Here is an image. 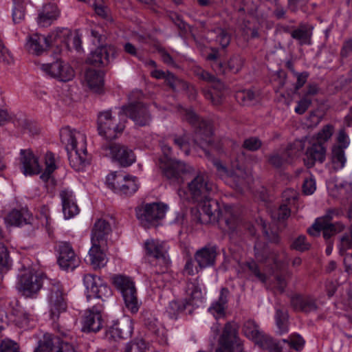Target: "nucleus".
<instances>
[{
  "instance_id": "1",
  "label": "nucleus",
  "mask_w": 352,
  "mask_h": 352,
  "mask_svg": "<svg viewBox=\"0 0 352 352\" xmlns=\"http://www.w3.org/2000/svg\"><path fill=\"white\" fill-rule=\"evenodd\" d=\"M198 203L196 219L201 224L217 222L219 228L226 232L232 233L239 227L241 220L235 208L225 206L220 208L218 202L208 196Z\"/></svg>"
},
{
  "instance_id": "2",
  "label": "nucleus",
  "mask_w": 352,
  "mask_h": 352,
  "mask_svg": "<svg viewBox=\"0 0 352 352\" xmlns=\"http://www.w3.org/2000/svg\"><path fill=\"white\" fill-rule=\"evenodd\" d=\"M60 138L67 152L71 166L78 171L82 170L89 163L85 135L69 126H65L60 131Z\"/></svg>"
},
{
  "instance_id": "3",
  "label": "nucleus",
  "mask_w": 352,
  "mask_h": 352,
  "mask_svg": "<svg viewBox=\"0 0 352 352\" xmlns=\"http://www.w3.org/2000/svg\"><path fill=\"white\" fill-rule=\"evenodd\" d=\"M212 164L216 168L217 175L232 188L242 192L244 188H248L252 182V175L247 172L241 166L237 164H232V169L228 170L221 161L214 159Z\"/></svg>"
},
{
  "instance_id": "4",
  "label": "nucleus",
  "mask_w": 352,
  "mask_h": 352,
  "mask_svg": "<svg viewBox=\"0 0 352 352\" xmlns=\"http://www.w3.org/2000/svg\"><path fill=\"white\" fill-rule=\"evenodd\" d=\"M161 148L163 157L160 159V167L164 175L171 182H182V175L190 172L192 168L182 161L173 159L172 148L167 144L162 142Z\"/></svg>"
},
{
  "instance_id": "5",
  "label": "nucleus",
  "mask_w": 352,
  "mask_h": 352,
  "mask_svg": "<svg viewBox=\"0 0 352 352\" xmlns=\"http://www.w3.org/2000/svg\"><path fill=\"white\" fill-rule=\"evenodd\" d=\"M45 275L32 268L24 269L18 276L16 289L26 297H33L41 290Z\"/></svg>"
},
{
  "instance_id": "6",
  "label": "nucleus",
  "mask_w": 352,
  "mask_h": 352,
  "mask_svg": "<svg viewBox=\"0 0 352 352\" xmlns=\"http://www.w3.org/2000/svg\"><path fill=\"white\" fill-rule=\"evenodd\" d=\"M193 72L199 79L211 84L210 89H204L202 91L206 99L210 100L213 105L221 104L226 96V90L224 84L201 67H195Z\"/></svg>"
},
{
  "instance_id": "7",
  "label": "nucleus",
  "mask_w": 352,
  "mask_h": 352,
  "mask_svg": "<svg viewBox=\"0 0 352 352\" xmlns=\"http://www.w3.org/2000/svg\"><path fill=\"white\" fill-rule=\"evenodd\" d=\"M112 283L121 292L126 307L132 314L137 313L141 303L138 299L135 284L131 278L124 275L116 274L112 276Z\"/></svg>"
},
{
  "instance_id": "8",
  "label": "nucleus",
  "mask_w": 352,
  "mask_h": 352,
  "mask_svg": "<svg viewBox=\"0 0 352 352\" xmlns=\"http://www.w3.org/2000/svg\"><path fill=\"white\" fill-rule=\"evenodd\" d=\"M342 212L340 209H330L325 215L316 219L314 223L308 229V233L312 236L320 234L321 230L323 232V236L328 239L337 232L344 230V225L340 222L331 223V221L334 217H338Z\"/></svg>"
},
{
  "instance_id": "9",
  "label": "nucleus",
  "mask_w": 352,
  "mask_h": 352,
  "mask_svg": "<svg viewBox=\"0 0 352 352\" xmlns=\"http://www.w3.org/2000/svg\"><path fill=\"white\" fill-rule=\"evenodd\" d=\"M106 185L115 192L126 195H133L139 187L136 177L120 172L109 174L106 178Z\"/></svg>"
},
{
  "instance_id": "10",
  "label": "nucleus",
  "mask_w": 352,
  "mask_h": 352,
  "mask_svg": "<svg viewBox=\"0 0 352 352\" xmlns=\"http://www.w3.org/2000/svg\"><path fill=\"white\" fill-rule=\"evenodd\" d=\"M243 331L248 338L254 340L262 349L269 352H281L280 343L276 342L270 336L261 331L254 321H246L243 324Z\"/></svg>"
},
{
  "instance_id": "11",
  "label": "nucleus",
  "mask_w": 352,
  "mask_h": 352,
  "mask_svg": "<svg viewBox=\"0 0 352 352\" xmlns=\"http://www.w3.org/2000/svg\"><path fill=\"white\" fill-rule=\"evenodd\" d=\"M216 189L215 184L209 180L205 172L198 173L188 184V192L195 202L211 196Z\"/></svg>"
},
{
  "instance_id": "12",
  "label": "nucleus",
  "mask_w": 352,
  "mask_h": 352,
  "mask_svg": "<svg viewBox=\"0 0 352 352\" xmlns=\"http://www.w3.org/2000/svg\"><path fill=\"white\" fill-rule=\"evenodd\" d=\"M166 207L158 203L147 204L136 208V217L145 228L156 226L165 216Z\"/></svg>"
},
{
  "instance_id": "13",
  "label": "nucleus",
  "mask_w": 352,
  "mask_h": 352,
  "mask_svg": "<svg viewBox=\"0 0 352 352\" xmlns=\"http://www.w3.org/2000/svg\"><path fill=\"white\" fill-rule=\"evenodd\" d=\"M48 302L50 317L53 320L58 318L60 314L67 309L66 293L59 281L53 280L49 289Z\"/></svg>"
},
{
  "instance_id": "14",
  "label": "nucleus",
  "mask_w": 352,
  "mask_h": 352,
  "mask_svg": "<svg viewBox=\"0 0 352 352\" xmlns=\"http://www.w3.org/2000/svg\"><path fill=\"white\" fill-rule=\"evenodd\" d=\"M98 130L101 136L107 140H113L121 133L124 125L113 116L111 111L100 112L98 116Z\"/></svg>"
},
{
  "instance_id": "15",
  "label": "nucleus",
  "mask_w": 352,
  "mask_h": 352,
  "mask_svg": "<svg viewBox=\"0 0 352 352\" xmlns=\"http://www.w3.org/2000/svg\"><path fill=\"white\" fill-rule=\"evenodd\" d=\"M144 249L146 255L154 258L160 266L166 268L170 263L169 246L165 241L148 239L144 243Z\"/></svg>"
},
{
  "instance_id": "16",
  "label": "nucleus",
  "mask_w": 352,
  "mask_h": 352,
  "mask_svg": "<svg viewBox=\"0 0 352 352\" xmlns=\"http://www.w3.org/2000/svg\"><path fill=\"white\" fill-rule=\"evenodd\" d=\"M83 283L88 300L96 298L104 301V298L111 296V288L99 276L91 274H85L83 276Z\"/></svg>"
},
{
  "instance_id": "17",
  "label": "nucleus",
  "mask_w": 352,
  "mask_h": 352,
  "mask_svg": "<svg viewBox=\"0 0 352 352\" xmlns=\"http://www.w3.org/2000/svg\"><path fill=\"white\" fill-rule=\"evenodd\" d=\"M184 118L190 124L197 126L199 129L196 131V137L195 141L199 144H201L203 141L208 144H210L212 142V135L213 133L212 128L210 123L208 121L200 120L199 116L191 109H185L184 111Z\"/></svg>"
},
{
  "instance_id": "18",
  "label": "nucleus",
  "mask_w": 352,
  "mask_h": 352,
  "mask_svg": "<svg viewBox=\"0 0 352 352\" xmlns=\"http://www.w3.org/2000/svg\"><path fill=\"white\" fill-rule=\"evenodd\" d=\"M102 150L104 151L105 155L111 156L124 167L129 166L135 160L132 150L119 144L107 143L102 146Z\"/></svg>"
},
{
  "instance_id": "19",
  "label": "nucleus",
  "mask_w": 352,
  "mask_h": 352,
  "mask_svg": "<svg viewBox=\"0 0 352 352\" xmlns=\"http://www.w3.org/2000/svg\"><path fill=\"white\" fill-rule=\"evenodd\" d=\"M58 263L64 270H74L80 263V258L74 252L71 244L67 242H60L58 245Z\"/></svg>"
},
{
  "instance_id": "20",
  "label": "nucleus",
  "mask_w": 352,
  "mask_h": 352,
  "mask_svg": "<svg viewBox=\"0 0 352 352\" xmlns=\"http://www.w3.org/2000/svg\"><path fill=\"white\" fill-rule=\"evenodd\" d=\"M41 69L52 78L67 82L74 77V71L67 63L56 60L52 63L42 64Z\"/></svg>"
},
{
  "instance_id": "21",
  "label": "nucleus",
  "mask_w": 352,
  "mask_h": 352,
  "mask_svg": "<svg viewBox=\"0 0 352 352\" xmlns=\"http://www.w3.org/2000/svg\"><path fill=\"white\" fill-rule=\"evenodd\" d=\"M76 352L74 346L65 340H60L58 336L45 335L40 341L35 352Z\"/></svg>"
},
{
  "instance_id": "22",
  "label": "nucleus",
  "mask_w": 352,
  "mask_h": 352,
  "mask_svg": "<svg viewBox=\"0 0 352 352\" xmlns=\"http://www.w3.org/2000/svg\"><path fill=\"white\" fill-rule=\"evenodd\" d=\"M123 114L129 117L136 125L144 126L148 125L151 116L147 107L141 102L131 103L122 109Z\"/></svg>"
},
{
  "instance_id": "23",
  "label": "nucleus",
  "mask_w": 352,
  "mask_h": 352,
  "mask_svg": "<svg viewBox=\"0 0 352 352\" xmlns=\"http://www.w3.org/2000/svg\"><path fill=\"white\" fill-rule=\"evenodd\" d=\"M102 309V305H96L85 311L82 319V331L97 332L101 329L103 323Z\"/></svg>"
},
{
  "instance_id": "24",
  "label": "nucleus",
  "mask_w": 352,
  "mask_h": 352,
  "mask_svg": "<svg viewBox=\"0 0 352 352\" xmlns=\"http://www.w3.org/2000/svg\"><path fill=\"white\" fill-rule=\"evenodd\" d=\"M20 154L21 170L25 175L32 176L41 172L42 167L39 164L38 159L31 150L22 149Z\"/></svg>"
},
{
  "instance_id": "25",
  "label": "nucleus",
  "mask_w": 352,
  "mask_h": 352,
  "mask_svg": "<svg viewBox=\"0 0 352 352\" xmlns=\"http://www.w3.org/2000/svg\"><path fill=\"white\" fill-rule=\"evenodd\" d=\"M218 255L217 247L215 245L208 244L197 250L194 258L198 266L201 268H206L215 264Z\"/></svg>"
},
{
  "instance_id": "26",
  "label": "nucleus",
  "mask_w": 352,
  "mask_h": 352,
  "mask_svg": "<svg viewBox=\"0 0 352 352\" xmlns=\"http://www.w3.org/2000/svg\"><path fill=\"white\" fill-rule=\"evenodd\" d=\"M33 217L26 208H14L4 217L5 223L12 226H23L31 224Z\"/></svg>"
},
{
  "instance_id": "27",
  "label": "nucleus",
  "mask_w": 352,
  "mask_h": 352,
  "mask_svg": "<svg viewBox=\"0 0 352 352\" xmlns=\"http://www.w3.org/2000/svg\"><path fill=\"white\" fill-rule=\"evenodd\" d=\"M60 197L65 219H69L79 213L80 210L72 191L67 189L63 190L60 192Z\"/></svg>"
},
{
  "instance_id": "28",
  "label": "nucleus",
  "mask_w": 352,
  "mask_h": 352,
  "mask_svg": "<svg viewBox=\"0 0 352 352\" xmlns=\"http://www.w3.org/2000/svg\"><path fill=\"white\" fill-rule=\"evenodd\" d=\"M111 227L104 219H99L94 224L91 234V244H106Z\"/></svg>"
},
{
  "instance_id": "29",
  "label": "nucleus",
  "mask_w": 352,
  "mask_h": 352,
  "mask_svg": "<svg viewBox=\"0 0 352 352\" xmlns=\"http://www.w3.org/2000/svg\"><path fill=\"white\" fill-rule=\"evenodd\" d=\"M114 54V49L111 46H100L91 52L87 62L97 66H104L110 62L111 56Z\"/></svg>"
},
{
  "instance_id": "30",
  "label": "nucleus",
  "mask_w": 352,
  "mask_h": 352,
  "mask_svg": "<svg viewBox=\"0 0 352 352\" xmlns=\"http://www.w3.org/2000/svg\"><path fill=\"white\" fill-rule=\"evenodd\" d=\"M131 333V325L126 322L116 321L109 327L105 333V338L109 340L126 339Z\"/></svg>"
},
{
  "instance_id": "31",
  "label": "nucleus",
  "mask_w": 352,
  "mask_h": 352,
  "mask_svg": "<svg viewBox=\"0 0 352 352\" xmlns=\"http://www.w3.org/2000/svg\"><path fill=\"white\" fill-rule=\"evenodd\" d=\"M326 149L322 143H314L307 148L304 162L305 165L310 168L316 162L322 163L325 160Z\"/></svg>"
},
{
  "instance_id": "32",
  "label": "nucleus",
  "mask_w": 352,
  "mask_h": 352,
  "mask_svg": "<svg viewBox=\"0 0 352 352\" xmlns=\"http://www.w3.org/2000/svg\"><path fill=\"white\" fill-rule=\"evenodd\" d=\"M291 305L295 311L309 313L318 309L316 300L311 296L294 295L292 296Z\"/></svg>"
},
{
  "instance_id": "33",
  "label": "nucleus",
  "mask_w": 352,
  "mask_h": 352,
  "mask_svg": "<svg viewBox=\"0 0 352 352\" xmlns=\"http://www.w3.org/2000/svg\"><path fill=\"white\" fill-rule=\"evenodd\" d=\"M340 252L344 255V264L347 272H352V230L340 238Z\"/></svg>"
},
{
  "instance_id": "34",
  "label": "nucleus",
  "mask_w": 352,
  "mask_h": 352,
  "mask_svg": "<svg viewBox=\"0 0 352 352\" xmlns=\"http://www.w3.org/2000/svg\"><path fill=\"white\" fill-rule=\"evenodd\" d=\"M50 45L48 38L39 34L31 35L26 43V47L29 52L36 55L41 54Z\"/></svg>"
},
{
  "instance_id": "35",
  "label": "nucleus",
  "mask_w": 352,
  "mask_h": 352,
  "mask_svg": "<svg viewBox=\"0 0 352 352\" xmlns=\"http://www.w3.org/2000/svg\"><path fill=\"white\" fill-rule=\"evenodd\" d=\"M229 295L230 292L228 289L223 287L220 291L219 298L213 302L208 308L209 312L212 314L215 318H220L225 316Z\"/></svg>"
},
{
  "instance_id": "36",
  "label": "nucleus",
  "mask_w": 352,
  "mask_h": 352,
  "mask_svg": "<svg viewBox=\"0 0 352 352\" xmlns=\"http://www.w3.org/2000/svg\"><path fill=\"white\" fill-rule=\"evenodd\" d=\"M87 85L95 92H100L104 85V74L100 70L87 69L85 74Z\"/></svg>"
},
{
  "instance_id": "37",
  "label": "nucleus",
  "mask_w": 352,
  "mask_h": 352,
  "mask_svg": "<svg viewBox=\"0 0 352 352\" xmlns=\"http://www.w3.org/2000/svg\"><path fill=\"white\" fill-rule=\"evenodd\" d=\"M254 256L259 262L272 261L276 267H279L280 261L274 252H271L269 247L263 243L257 241L254 245Z\"/></svg>"
},
{
  "instance_id": "38",
  "label": "nucleus",
  "mask_w": 352,
  "mask_h": 352,
  "mask_svg": "<svg viewBox=\"0 0 352 352\" xmlns=\"http://www.w3.org/2000/svg\"><path fill=\"white\" fill-rule=\"evenodd\" d=\"M292 146H289L285 150L279 151L273 153L269 157V163L275 168H280L290 162V160L296 155Z\"/></svg>"
},
{
  "instance_id": "39",
  "label": "nucleus",
  "mask_w": 352,
  "mask_h": 352,
  "mask_svg": "<svg viewBox=\"0 0 352 352\" xmlns=\"http://www.w3.org/2000/svg\"><path fill=\"white\" fill-rule=\"evenodd\" d=\"M59 12L54 3H48L43 7L38 16V23L43 27L49 26L58 16Z\"/></svg>"
},
{
  "instance_id": "40",
  "label": "nucleus",
  "mask_w": 352,
  "mask_h": 352,
  "mask_svg": "<svg viewBox=\"0 0 352 352\" xmlns=\"http://www.w3.org/2000/svg\"><path fill=\"white\" fill-rule=\"evenodd\" d=\"M89 251L91 265L94 269H100L106 265L107 258L105 253L102 250L101 247L104 244H91Z\"/></svg>"
},
{
  "instance_id": "41",
  "label": "nucleus",
  "mask_w": 352,
  "mask_h": 352,
  "mask_svg": "<svg viewBox=\"0 0 352 352\" xmlns=\"http://www.w3.org/2000/svg\"><path fill=\"white\" fill-rule=\"evenodd\" d=\"M70 35V30L67 28L58 29L52 32L47 37L50 41V45H63L65 47H69L68 36Z\"/></svg>"
},
{
  "instance_id": "42",
  "label": "nucleus",
  "mask_w": 352,
  "mask_h": 352,
  "mask_svg": "<svg viewBox=\"0 0 352 352\" xmlns=\"http://www.w3.org/2000/svg\"><path fill=\"white\" fill-rule=\"evenodd\" d=\"M92 8L96 14L106 21V23H112L113 17L111 10L103 0H95L92 4Z\"/></svg>"
},
{
  "instance_id": "43",
  "label": "nucleus",
  "mask_w": 352,
  "mask_h": 352,
  "mask_svg": "<svg viewBox=\"0 0 352 352\" xmlns=\"http://www.w3.org/2000/svg\"><path fill=\"white\" fill-rule=\"evenodd\" d=\"M189 304L186 299L172 300L166 308V312L170 318L177 319L179 314L183 312Z\"/></svg>"
},
{
  "instance_id": "44",
  "label": "nucleus",
  "mask_w": 352,
  "mask_h": 352,
  "mask_svg": "<svg viewBox=\"0 0 352 352\" xmlns=\"http://www.w3.org/2000/svg\"><path fill=\"white\" fill-rule=\"evenodd\" d=\"M45 170L41 175V179L47 182L52 173L57 168L56 158L54 154L51 151H47L44 156Z\"/></svg>"
},
{
  "instance_id": "45",
  "label": "nucleus",
  "mask_w": 352,
  "mask_h": 352,
  "mask_svg": "<svg viewBox=\"0 0 352 352\" xmlns=\"http://www.w3.org/2000/svg\"><path fill=\"white\" fill-rule=\"evenodd\" d=\"M12 261L6 245L0 243V275L7 273L12 267Z\"/></svg>"
},
{
  "instance_id": "46",
  "label": "nucleus",
  "mask_w": 352,
  "mask_h": 352,
  "mask_svg": "<svg viewBox=\"0 0 352 352\" xmlns=\"http://www.w3.org/2000/svg\"><path fill=\"white\" fill-rule=\"evenodd\" d=\"M331 161L335 170L342 169L344 166L346 159L344 149L340 146L333 147L332 150Z\"/></svg>"
},
{
  "instance_id": "47",
  "label": "nucleus",
  "mask_w": 352,
  "mask_h": 352,
  "mask_svg": "<svg viewBox=\"0 0 352 352\" xmlns=\"http://www.w3.org/2000/svg\"><path fill=\"white\" fill-rule=\"evenodd\" d=\"M173 141L176 147L185 155H188L190 151V138L187 134L182 135H175L173 137Z\"/></svg>"
},
{
  "instance_id": "48",
  "label": "nucleus",
  "mask_w": 352,
  "mask_h": 352,
  "mask_svg": "<svg viewBox=\"0 0 352 352\" xmlns=\"http://www.w3.org/2000/svg\"><path fill=\"white\" fill-rule=\"evenodd\" d=\"M277 342L280 343V346H282L281 342L287 343L291 348L296 351H300L305 345L304 339L298 333L291 334L288 338L283 339ZM281 352H283V347H281Z\"/></svg>"
},
{
  "instance_id": "49",
  "label": "nucleus",
  "mask_w": 352,
  "mask_h": 352,
  "mask_svg": "<svg viewBox=\"0 0 352 352\" xmlns=\"http://www.w3.org/2000/svg\"><path fill=\"white\" fill-rule=\"evenodd\" d=\"M293 38L300 41V44L309 43L310 34L305 25H301L298 28L291 33Z\"/></svg>"
},
{
  "instance_id": "50",
  "label": "nucleus",
  "mask_w": 352,
  "mask_h": 352,
  "mask_svg": "<svg viewBox=\"0 0 352 352\" xmlns=\"http://www.w3.org/2000/svg\"><path fill=\"white\" fill-rule=\"evenodd\" d=\"M287 313L280 309H276L275 319L280 334L287 332Z\"/></svg>"
},
{
  "instance_id": "51",
  "label": "nucleus",
  "mask_w": 352,
  "mask_h": 352,
  "mask_svg": "<svg viewBox=\"0 0 352 352\" xmlns=\"http://www.w3.org/2000/svg\"><path fill=\"white\" fill-rule=\"evenodd\" d=\"M24 2H14L12 20L14 23H20L25 19V8Z\"/></svg>"
},
{
  "instance_id": "52",
  "label": "nucleus",
  "mask_w": 352,
  "mask_h": 352,
  "mask_svg": "<svg viewBox=\"0 0 352 352\" xmlns=\"http://www.w3.org/2000/svg\"><path fill=\"white\" fill-rule=\"evenodd\" d=\"M290 216V209L286 204H281L278 208L272 212V218L278 221H283Z\"/></svg>"
},
{
  "instance_id": "53",
  "label": "nucleus",
  "mask_w": 352,
  "mask_h": 352,
  "mask_svg": "<svg viewBox=\"0 0 352 352\" xmlns=\"http://www.w3.org/2000/svg\"><path fill=\"white\" fill-rule=\"evenodd\" d=\"M164 79L173 90H176L178 87L188 88L186 82L177 78L174 74L169 72H167Z\"/></svg>"
},
{
  "instance_id": "54",
  "label": "nucleus",
  "mask_w": 352,
  "mask_h": 352,
  "mask_svg": "<svg viewBox=\"0 0 352 352\" xmlns=\"http://www.w3.org/2000/svg\"><path fill=\"white\" fill-rule=\"evenodd\" d=\"M13 122L16 126L21 128L22 129L26 131L29 133H37V129H34L33 124L30 121L25 119V118H20L14 120Z\"/></svg>"
},
{
  "instance_id": "55",
  "label": "nucleus",
  "mask_w": 352,
  "mask_h": 352,
  "mask_svg": "<svg viewBox=\"0 0 352 352\" xmlns=\"http://www.w3.org/2000/svg\"><path fill=\"white\" fill-rule=\"evenodd\" d=\"M236 98L241 100L243 104H250L256 98V94L251 89L243 90L236 94Z\"/></svg>"
},
{
  "instance_id": "56",
  "label": "nucleus",
  "mask_w": 352,
  "mask_h": 352,
  "mask_svg": "<svg viewBox=\"0 0 352 352\" xmlns=\"http://www.w3.org/2000/svg\"><path fill=\"white\" fill-rule=\"evenodd\" d=\"M214 32L217 34L216 41L218 42L222 47H226L230 42V35L226 30L222 28H217Z\"/></svg>"
},
{
  "instance_id": "57",
  "label": "nucleus",
  "mask_w": 352,
  "mask_h": 352,
  "mask_svg": "<svg viewBox=\"0 0 352 352\" xmlns=\"http://www.w3.org/2000/svg\"><path fill=\"white\" fill-rule=\"evenodd\" d=\"M309 243L306 241V237L304 235H300L295 239L292 243L290 247L292 249L303 252L309 248Z\"/></svg>"
},
{
  "instance_id": "58",
  "label": "nucleus",
  "mask_w": 352,
  "mask_h": 352,
  "mask_svg": "<svg viewBox=\"0 0 352 352\" xmlns=\"http://www.w3.org/2000/svg\"><path fill=\"white\" fill-rule=\"evenodd\" d=\"M333 127L331 124L325 125L317 134L318 143L327 142L332 136Z\"/></svg>"
},
{
  "instance_id": "59",
  "label": "nucleus",
  "mask_w": 352,
  "mask_h": 352,
  "mask_svg": "<svg viewBox=\"0 0 352 352\" xmlns=\"http://www.w3.org/2000/svg\"><path fill=\"white\" fill-rule=\"evenodd\" d=\"M262 145V142L256 137H251L244 140L243 147L250 151L258 150Z\"/></svg>"
},
{
  "instance_id": "60",
  "label": "nucleus",
  "mask_w": 352,
  "mask_h": 352,
  "mask_svg": "<svg viewBox=\"0 0 352 352\" xmlns=\"http://www.w3.org/2000/svg\"><path fill=\"white\" fill-rule=\"evenodd\" d=\"M261 224L262 230L266 238L274 243H278L280 241V237L276 232L270 231L267 228V224L263 220L261 219Z\"/></svg>"
},
{
  "instance_id": "61",
  "label": "nucleus",
  "mask_w": 352,
  "mask_h": 352,
  "mask_svg": "<svg viewBox=\"0 0 352 352\" xmlns=\"http://www.w3.org/2000/svg\"><path fill=\"white\" fill-rule=\"evenodd\" d=\"M243 59L239 56H234L229 60L228 67L233 73H236L242 68L243 65Z\"/></svg>"
},
{
  "instance_id": "62",
  "label": "nucleus",
  "mask_w": 352,
  "mask_h": 352,
  "mask_svg": "<svg viewBox=\"0 0 352 352\" xmlns=\"http://www.w3.org/2000/svg\"><path fill=\"white\" fill-rule=\"evenodd\" d=\"M68 41L69 43V47H66L67 49L70 50L74 48L77 51H80L81 50V36L78 34V32L72 34L70 32V35L68 36Z\"/></svg>"
},
{
  "instance_id": "63",
  "label": "nucleus",
  "mask_w": 352,
  "mask_h": 352,
  "mask_svg": "<svg viewBox=\"0 0 352 352\" xmlns=\"http://www.w3.org/2000/svg\"><path fill=\"white\" fill-rule=\"evenodd\" d=\"M311 104V99L304 96L300 100L296 107H295V112L299 115L303 114Z\"/></svg>"
},
{
  "instance_id": "64",
  "label": "nucleus",
  "mask_w": 352,
  "mask_h": 352,
  "mask_svg": "<svg viewBox=\"0 0 352 352\" xmlns=\"http://www.w3.org/2000/svg\"><path fill=\"white\" fill-rule=\"evenodd\" d=\"M0 352H19V346L12 340H3L0 345Z\"/></svg>"
}]
</instances>
